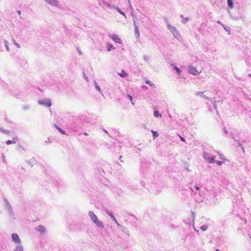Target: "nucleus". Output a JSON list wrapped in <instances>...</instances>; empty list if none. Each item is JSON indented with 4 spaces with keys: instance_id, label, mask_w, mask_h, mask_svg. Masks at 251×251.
Instances as JSON below:
<instances>
[{
    "instance_id": "15",
    "label": "nucleus",
    "mask_w": 251,
    "mask_h": 251,
    "mask_svg": "<svg viewBox=\"0 0 251 251\" xmlns=\"http://www.w3.org/2000/svg\"><path fill=\"white\" fill-rule=\"evenodd\" d=\"M153 115H154V116L155 117H156V118H157V117H158L159 116L160 117H162L161 114H159L158 112V111H155L154 112V113H153Z\"/></svg>"
},
{
    "instance_id": "22",
    "label": "nucleus",
    "mask_w": 251,
    "mask_h": 251,
    "mask_svg": "<svg viewBox=\"0 0 251 251\" xmlns=\"http://www.w3.org/2000/svg\"><path fill=\"white\" fill-rule=\"evenodd\" d=\"M146 83L149 84L151 86H153L154 84L151 83V82L150 80H147L146 81Z\"/></svg>"
},
{
    "instance_id": "19",
    "label": "nucleus",
    "mask_w": 251,
    "mask_h": 251,
    "mask_svg": "<svg viewBox=\"0 0 251 251\" xmlns=\"http://www.w3.org/2000/svg\"><path fill=\"white\" fill-rule=\"evenodd\" d=\"M108 215L111 217L113 221L116 222L115 218L112 214L108 213Z\"/></svg>"
},
{
    "instance_id": "9",
    "label": "nucleus",
    "mask_w": 251,
    "mask_h": 251,
    "mask_svg": "<svg viewBox=\"0 0 251 251\" xmlns=\"http://www.w3.org/2000/svg\"><path fill=\"white\" fill-rule=\"evenodd\" d=\"M37 230L40 232H44L46 231V229H45V227L43 226H41V225L37 227Z\"/></svg>"
},
{
    "instance_id": "8",
    "label": "nucleus",
    "mask_w": 251,
    "mask_h": 251,
    "mask_svg": "<svg viewBox=\"0 0 251 251\" xmlns=\"http://www.w3.org/2000/svg\"><path fill=\"white\" fill-rule=\"evenodd\" d=\"M112 39L115 41L117 43H120V39L119 38V37L116 35H113L112 36Z\"/></svg>"
},
{
    "instance_id": "30",
    "label": "nucleus",
    "mask_w": 251,
    "mask_h": 251,
    "mask_svg": "<svg viewBox=\"0 0 251 251\" xmlns=\"http://www.w3.org/2000/svg\"><path fill=\"white\" fill-rule=\"evenodd\" d=\"M97 87V88H98L99 90H100V87Z\"/></svg>"
},
{
    "instance_id": "11",
    "label": "nucleus",
    "mask_w": 251,
    "mask_h": 251,
    "mask_svg": "<svg viewBox=\"0 0 251 251\" xmlns=\"http://www.w3.org/2000/svg\"><path fill=\"white\" fill-rule=\"evenodd\" d=\"M55 127L60 133H61L63 134H66V132L64 130L61 129L57 126H55Z\"/></svg>"
},
{
    "instance_id": "12",
    "label": "nucleus",
    "mask_w": 251,
    "mask_h": 251,
    "mask_svg": "<svg viewBox=\"0 0 251 251\" xmlns=\"http://www.w3.org/2000/svg\"><path fill=\"white\" fill-rule=\"evenodd\" d=\"M228 5L231 8H232L233 7V4L232 3L231 0H227Z\"/></svg>"
},
{
    "instance_id": "1",
    "label": "nucleus",
    "mask_w": 251,
    "mask_h": 251,
    "mask_svg": "<svg viewBox=\"0 0 251 251\" xmlns=\"http://www.w3.org/2000/svg\"><path fill=\"white\" fill-rule=\"evenodd\" d=\"M89 215L93 222L99 227H103V225L102 222L99 220L97 216L93 212H90Z\"/></svg>"
},
{
    "instance_id": "21",
    "label": "nucleus",
    "mask_w": 251,
    "mask_h": 251,
    "mask_svg": "<svg viewBox=\"0 0 251 251\" xmlns=\"http://www.w3.org/2000/svg\"><path fill=\"white\" fill-rule=\"evenodd\" d=\"M128 98H129V99L130 100H131V103L133 105L134 104V103H133V102L132 101V96H131L130 95H128L127 96Z\"/></svg>"
},
{
    "instance_id": "23",
    "label": "nucleus",
    "mask_w": 251,
    "mask_h": 251,
    "mask_svg": "<svg viewBox=\"0 0 251 251\" xmlns=\"http://www.w3.org/2000/svg\"><path fill=\"white\" fill-rule=\"evenodd\" d=\"M179 137H180V138L182 142H186V141H185V139L183 137H181L180 135H179Z\"/></svg>"
},
{
    "instance_id": "31",
    "label": "nucleus",
    "mask_w": 251,
    "mask_h": 251,
    "mask_svg": "<svg viewBox=\"0 0 251 251\" xmlns=\"http://www.w3.org/2000/svg\"><path fill=\"white\" fill-rule=\"evenodd\" d=\"M216 251H219V250H216Z\"/></svg>"
},
{
    "instance_id": "32",
    "label": "nucleus",
    "mask_w": 251,
    "mask_h": 251,
    "mask_svg": "<svg viewBox=\"0 0 251 251\" xmlns=\"http://www.w3.org/2000/svg\"><path fill=\"white\" fill-rule=\"evenodd\" d=\"M250 238H251V236H250Z\"/></svg>"
},
{
    "instance_id": "24",
    "label": "nucleus",
    "mask_w": 251,
    "mask_h": 251,
    "mask_svg": "<svg viewBox=\"0 0 251 251\" xmlns=\"http://www.w3.org/2000/svg\"><path fill=\"white\" fill-rule=\"evenodd\" d=\"M118 11H119V13H120L122 15H125L124 13L122 11H121V10L120 9H119V8L118 9Z\"/></svg>"
},
{
    "instance_id": "20",
    "label": "nucleus",
    "mask_w": 251,
    "mask_h": 251,
    "mask_svg": "<svg viewBox=\"0 0 251 251\" xmlns=\"http://www.w3.org/2000/svg\"><path fill=\"white\" fill-rule=\"evenodd\" d=\"M201 230H203V231H205L207 229V227L206 226H202L201 227Z\"/></svg>"
},
{
    "instance_id": "4",
    "label": "nucleus",
    "mask_w": 251,
    "mask_h": 251,
    "mask_svg": "<svg viewBox=\"0 0 251 251\" xmlns=\"http://www.w3.org/2000/svg\"><path fill=\"white\" fill-rule=\"evenodd\" d=\"M12 237L13 241L17 244H19L20 243V239L19 238V235L17 233H13L12 235Z\"/></svg>"
},
{
    "instance_id": "13",
    "label": "nucleus",
    "mask_w": 251,
    "mask_h": 251,
    "mask_svg": "<svg viewBox=\"0 0 251 251\" xmlns=\"http://www.w3.org/2000/svg\"><path fill=\"white\" fill-rule=\"evenodd\" d=\"M16 143V141L13 140H8L6 142V144L7 145H10L11 144H15Z\"/></svg>"
},
{
    "instance_id": "18",
    "label": "nucleus",
    "mask_w": 251,
    "mask_h": 251,
    "mask_svg": "<svg viewBox=\"0 0 251 251\" xmlns=\"http://www.w3.org/2000/svg\"><path fill=\"white\" fill-rule=\"evenodd\" d=\"M112 49H114V48L113 47V45H108L107 47L108 51H110Z\"/></svg>"
},
{
    "instance_id": "6",
    "label": "nucleus",
    "mask_w": 251,
    "mask_h": 251,
    "mask_svg": "<svg viewBox=\"0 0 251 251\" xmlns=\"http://www.w3.org/2000/svg\"><path fill=\"white\" fill-rule=\"evenodd\" d=\"M40 104L45 105L47 107H50L51 106V102L50 100H48L47 101L40 102Z\"/></svg>"
},
{
    "instance_id": "27",
    "label": "nucleus",
    "mask_w": 251,
    "mask_h": 251,
    "mask_svg": "<svg viewBox=\"0 0 251 251\" xmlns=\"http://www.w3.org/2000/svg\"><path fill=\"white\" fill-rule=\"evenodd\" d=\"M18 14H19V15H20V14H21V11H18Z\"/></svg>"
},
{
    "instance_id": "16",
    "label": "nucleus",
    "mask_w": 251,
    "mask_h": 251,
    "mask_svg": "<svg viewBox=\"0 0 251 251\" xmlns=\"http://www.w3.org/2000/svg\"><path fill=\"white\" fill-rule=\"evenodd\" d=\"M151 132L152 133V135H153V138H155L158 137V134L157 131L151 130Z\"/></svg>"
},
{
    "instance_id": "28",
    "label": "nucleus",
    "mask_w": 251,
    "mask_h": 251,
    "mask_svg": "<svg viewBox=\"0 0 251 251\" xmlns=\"http://www.w3.org/2000/svg\"><path fill=\"white\" fill-rule=\"evenodd\" d=\"M184 19H185V22H186L188 20V18H185Z\"/></svg>"
},
{
    "instance_id": "14",
    "label": "nucleus",
    "mask_w": 251,
    "mask_h": 251,
    "mask_svg": "<svg viewBox=\"0 0 251 251\" xmlns=\"http://www.w3.org/2000/svg\"><path fill=\"white\" fill-rule=\"evenodd\" d=\"M15 251H23V247L21 246H17Z\"/></svg>"
},
{
    "instance_id": "5",
    "label": "nucleus",
    "mask_w": 251,
    "mask_h": 251,
    "mask_svg": "<svg viewBox=\"0 0 251 251\" xmlns=\"http://www.w3.org/2000/svg\"><path fill=\"white\" fill-rule=\"evenodd\" d=\"M45 1L52 6H57L58 5V1L56 0H45Z\"/></svg>"
},
{
    "instance_id": "25",
    "label": "nucleus",
    "mask_w": 251,
    "mask_h": 251,
    "mask_svg": "<svg viewBox=\"0 0 251 251\" xmlns=\"http://www.w3.org/2000/svg\"><path fill=\"white\" fill-rule=\"evenodd\" d=\"M83 134H84V135H85V136H87V135H88V133H87V132H84V133H83Z\"/></svg>"
},
{
    "instance_id": "7",
    "label": "nucleus",
    "mask_w": 251,
    "mask_h": 251,
    "mask_svg": "<svg viewBox=\"0 0 251 251\" xmlns=\"http://www.w3.org/2000/svg\"><path fill=\"white\" fill-rule=\"evenodd\" d=\"M118 75L122 77L125 78L128 76V74L122 70L121 73H119Z\"/></svg>"
},
{
    "instance_id": "17",
    "label": "nucleus",
    "mask_w": 251,
    "mask_h": 251,
    "mask_svg": "<svg viewBox=\"0 0 251 251\" xmlns=\"http://www.w3.org/2000/svg\"><path fill=\"white\" fill-rule=\"evenodd\" d=\"M174 69L177 72L178 74L180 75V73L181 72L180 69L179 68H178L177 67H176V66L174 67Z\"/></svg>"
},
{
    "instance_id": "29",
    "label": "nucleus",
    "mask_w": 251,
    "mask_h": 251,
    "mask_svg": "<svg viewBox=\"0 0 251 251\" xmlns=\"http://www.w3.org/2000/svg\"><path fill=\"white\" fill-rule=\"evenodd\" d=\"M249 76L251 77V74L249 75Z\"/></svg>"
},
{
    "instance_id": "10",
    "label": "nucleus",
    "mask_w": 251,
    "mask_h": 251,
    "mask_svg": "<svg viewBox=\"0 0 251 251\" xmlns=\"http://www.w3.org/2000/svg\"><path fill=\"white\" fill-rule=\"evenodd\" d=\"M220 159L223 161V163H225L227 160L225 156L223 154H219Z\"/></svg>"
},
{
    "instance_id": "2",
    "label": "nucleus",
    "mask_w": 251,
    "mask_h": 251,
    "mask_svg": "<svg viewBox=\"0 0 251 251\" xmlns=\"http://www.w3.org/2000/svg\"><path fill=\"white\" fill-rule=\"evenodd\" d=\"M203 157L204 159L209 163L215 162L218 166H221L222 163H224L222 161H215L214 157H209L208 154L206 152H203Z\"/></svg>"
},
{
    "instance_id": "26",
    "label": "nucleus",
    "mask_w": 251,
    "mask_h": 251,
    "mask_svg": "<svg viewBox=\"0 0 251 251\" xmlns=\"http://www.w3.org/2000/svg\"><path fill=\"white\" fill-rule=\"evenodd\" d=\"M195 188H196L197 190H199V187L198 186H195Z\"/></svg>"
},
{
    "instance_id": "3",
    "label": "nucleus",
    "mask_w": 251,
    "mask_h": 251,
    "mask_svg": "<svg viewBox=\"0 0 251 251\" xmlns=\"http://www.w3.org/2000/svg\"><path fill=\"white\" fill-rule=\"evenodd\" d=\"M188 71L190 74L195 75H197L201 72V70L199 71L193 66L189 67Z\"/></svg>"
}]
</instances>
